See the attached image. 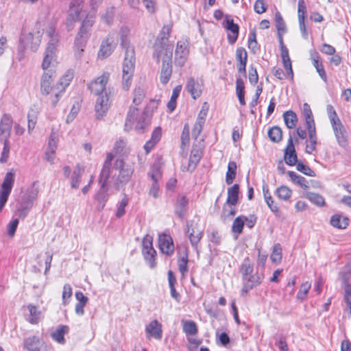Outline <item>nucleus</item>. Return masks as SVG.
<instances>
[{
    "label": "nucleus",
    "mask_w": 351,
    "mask_h": 351,
    "mask_svg": "<svg viewBox=\"0 0 351 351\" xmlns=\"http://www.w3.org/2000/svg\"><path fill=\"white\" fill-rule=\"evenodd\" d=\"M268 136L274 143H278L282 140V132L280 128L274 126L268 130Z\"/></svg>",
    "instance_id": "nucleus-50"
},
{
    "label": "nucleus",
    "mask_w": 351,
    "mask_h": 351,
    "mask_svg": "<svg viewBox=\"0 0 351 351\" xmlns=\"http://www.w3.org/2000/svg\"><path fill=\"white\" fill-rule=\"evenodd\" d=\"M58 143V134L52 132L49 138L47 149L45 154V160L53 165L56 160V153Z\"/></svg>",
    "instance_id": "nucleus-12"
},
{
    "label": "nucleus",
    "mask_w": 351,
    "mask_h": 351,
    "mask_svg": "<svg viewBox=\"0 0 351 351\" xmlns=\"http://www.w3.org/2000/svg\"><path fill=\"white\" fill-rule=\"evenodd\" d=\"M308 130V139L306 141L305 147L306 153L311 154L315 149L317 144L315 126L306 128Z\"/></svg>",
    "instance_id": "nucleus-29"
},
{
    "label": "nucleus",
    "mask_w": 351,
    "mask_h": 351,
    "mask_svg": "<svg viewBox=\"0 0 351 351\" xmlns=\"http://www.w3.org/2000/svg\"><path fill=\"white\" fill-rule=\"evenodd\" d=\"M73 71L72 70L66 71L64 74L60 78L56 86L58 88H63V92H64L66 88L70 84V82L73 80Z\"/></svg>",
    "instance_id": "nucleus-42"
},
{
    "label": "nucleus",
    "mask_w": 351,
    "mask_h": 351,
    "mask_svg": "<svg viewBox=\"0 0 351 351\" xmlns=\"http://www.w3.org/2000/svg\"><path fill=\"white\" fill-rule=\"evenodd\" d=\"M189 53V43L185 40L178 41L175 51L174 63L176 66H183L188 59Z\"/></svg>",
    "instance_id": "nucleus-10"
},
{
    "label": "nucleus",
    "mask_w": 351,
    "mask_h": 351,
    "mask_svg": "<svg viewBox=\"0 0 351 351\" xmlns=\"http://www.w3.org/2000/svg\"><path fill=\"white\" fill-rule=\"evenodd\" d=\"M86 40V38L76 37L73 47L74 56L76 59H81L82 57Z\"/></svg>",
    "instance_id": "nucleus-34"
},
{
    "label": "nucleus",
    "mask_w": 351,
    "mask_h": 351,
    "mask_svg": "<svg viewBox=\"0 0 351 351\" xmlns=\"http://www.w3.org/2000/svg\"><path fill=\"white\" fill-rule=\"evenodd\" d=\"M310 56L313 65L315 68L318 75L324 82H326L327 75L322 62L319 61V53L315 50H311Z\"/></svg>",
    "instance_id": "nucleus-25"
},
{
    "label": "nucleus",
    "mask_w": 351,
    "mask_h": 351,
    "mask_svg": "<svg viewBox=\"0 0 351 351\" xmlns=\"http://www.w3.org/2000/svg\"><path fill=\"white\" fill-rule=\"evenodd\" d=\"M36 199V194H29L23 197L17 210L21 218H25L33 206V202Z\"/></svg>",
    "instance_id": "nucleus-20"
},
{
    "label": "nucleus",
    "mask_w": 351,
    "mask_h": 351,
    "mask_svg": "<svg viewBox=\"0 0 351 351\" xmlns=\"http://www.w3.org/2000/svg\"><path fill=\"white\" fill-rule=\"evenodd\" d=\"M69 331V327L61 326L57 328L51 335L53 339L58 343H63L64 342V335Z\"/></svg>",
    "instance_id": "nucleus-44"
},
{
    "label": "nucleus",
    "mask_w": 351,
    "mask_h": 351,
    "mask_svg": "<svg viewBox=\"0 0 351 351\" xmlns=\"http://www.w3.org/2000/svg\"><path fill=\"white\" fill-rule=\"evenodd\" d=\"M145 335L147 339L154 338L160 340L162 337L161 324L157 320H152L145 326Z\"/></svg>",
    "instance_id": "nucleus-18"
},
{
    "label": "nucleus",
    "mask_w": 351,
    "mask_h": 351,
    "mask_svg": "<svg viewBox=\"0 0 351 351\" xmlns=\"http://www.w3.org/2000/svg\"><path fill=\"white\" fill-rule=\"evenodd\" d=\"M109 98L107 93H105L104 95H98L95 106V110L97 119H102L106 115L109 108Z\"/></svg>",
    "instance_id": "nucleus-16"
},
{
    "label": "nucleus",
    "mask_w": 351,
    "mask_h": 351,
    "mask_svg": "<svg viewBox=\"0 0 351 351\" xmlns=\"http://www.w3.org/2000/svg\"><path fill=\"white\" fill-rule=\"evenodd\" d=\"M158 247L162 254L171 256L174 252V244L171 237L165 233L159 234Z\"/></svg>",
    "instance_id": "nucleus-17"
},
{
    "label": "nucleus",
    "mask_w": 351,
    "mask_h": 351,
    "mask_svg": "<svg viewBox=\"0 0 351 351\" xmlns=\"http://www.w3.org/2000/svg\"><path fill=\"white\" fill-rule=\"evenodd\" d=\"M224 27L230 33L228 35V39L230 43L233 44L236 42L239 27L237 24L234 23L232 19H226L223 22Z\"/></svg>",
    "instance_id": "nucleus-27"
},
{
    "label": "nucleus",
    "mask_w": 351,
    "mask_h": 351,
    "mask_svg": "<svg viewBox=\"0 0 351 351\" xmlns=\"http://www.w3.org/2000/svg\"><path fill=\"white\" fill-rule=\"evenodd\" d=\"M178 269L182 277H184L185 274L188 271V257L184 256L178 258Z\"/></svg>",
    "instance_id": "nucleus-64"
},
{
    "label": "nucleus",
    "mask_w": 351,
    "mask_h": 351,
    "mask_svg": "<svg viewBox=\"0 0 351 351\" xmlns=\"http://www.w3.org/2000/svg\"><path fill=\"white\" fill-rule=\"evenodd\" d=\"M152 117V112L149 107L140 112L136 107L131 106L125 120V130L129 131L134 128L138 133H143L145 127L149 124Z\"/></svg>",
    "instance_id": "nucleus-2"
},
{
    "label": "nucleus",
    "mask_w": 351,
    "mask_h": 351,
    "mask_svg": "<svg viewBox=\"0 0 351 351\" xmlns=\"http://www.w3.org/2000/svg\"><path fill=\"white\" fill-rule=\"evenodd\" d=\"M303 114L305 119L306 128L315 126L311 108L306 103L303 105Z\"/></svg>",
    "instance_id": "nucleus-47"
},
{
    "label": "nucleus",
    "mask_w": 351,
    "mask_h": 351,
    "mask_svg": "<svg viewBox=\"0 0 351 351\" xmlns=\"http://www.w3.org/2000/svg\"><path fill=\"white\" fill-rule=\"evenodd\" d=\"M14 182V172L12 170L8 172L1 185L0 197L1 202L8 201V197L12 191Z\"/></svg>",
    "instance_id": "nucleus-15"
},
{
    "label": "nucleus",
    "mask_w": 351,
    "mask_h": 351,
    "mask_svg": "<svg viewBox=\"0 0 351 351\" xmlns=\"http://www.w3.org/2000/svg\"><path fill=\"white\" fill-rule=\"evenodd\" d=\"M12 125V119L11 115L5 114L1 117L0 121V139L7 142L10 137Z\"/></svg>",
    "instance_id": "nucleus-19"
},
{
    "label": "nucleus",
    "mask_w": 351,
    "mask_h": 351,
    "mask_svg": "<svg viewBox=\"0 0 351 351\" xmlns=\"http://www.w3.org/2000/svg\"><path fill=\"white\" fill-rule=\"evenodd\" d=\"M117 43L118 41L117 38L113 35L109 36L104 41L102 42L100 46L97 53L98 58L104 59L110 56L117 45Z\"/></svg>",
    "instance_id": "nucleus-14"
},
{
    "label": "nucleus",
    "mask_w": 351,
    "mask_h": 351,
    "mask_svg": "<svg viewBox=\"0 0 351 351\" xmlns=\"http://www.w3.org/2000/svg\"><path fill=\"white\" fill-rule=\"evenodd\" d=\"M172 74L171 63H162L160 80L163 84H167Z\"/></svg>",
    "instance_id": "nucleus-40"
},
{
    "label": "nucleus",
    "mask_w": 351,
    "mask_h": 351,
    "mask_svg": "<svg viewBox=\"0 0 351 351\" xmlns=\"http://www.w3.org/2000/svg\"><path fill=\"white\" fill-rule=\"evenodd\" d=\"M128 202L129 199L128 197L126 195H124V197L122 198L121 201L119 203L117 206L116 216L118 218L121 217L125 214V208L128 206Z\"/></svg>",
    "instance_id": "nucleus-62"
},
{
    "label": "nucleus",
    "mask_w": 351,
    "mask_h": 351,
    "mask_svg": "<svg viewBox=\"0 0 351 351\" xmlns=\"http://www.w3.org/2000/svg\"><path fill=\"white\" fill-rule=\"evenodd\" d=\"M237 164L234 161H230L228 165V171L226 176V182L228 184L233 182L236 176Z\"/></svg>",
    "instance_id": "nucleus-49"
},
{
    "label": "nucleus",
    "mask_w": 351,
    "mask_h": 351,
    "mask_svg": "<svg viewBox=\"0 0 351 351\" xmlns=\"http://www.w3.org/2000/svg\"><path fill=\"white\" fill-rule=\"evenodd\" d=\"M145 93L143 88L137 87L134 90L133 104L135 106H138L141 104L145 97Z\"/></svg>",
    "instance_id": "nucleus-58"
},
{
    "label": "nucleus",
    "mask_w": 351,
    "mask_h": 351,
    "mask_svg": "<svg viewBox=\"0 0 351 351\" xmlns=\"http://www.w3.org/2000/svg\"><path fill=\"white\" fill-rule=\"evenodd\" d=\"M337 144L341 147L348 145L346 130L340 119L330 122Z\"/></svg>",
    "instance_id": "nucleus-13"
},
{
    "label": "nucleus",
    "mask_w": 351,
    "mask_h": 351,
    "mask_svg": "<svg viewBox=\"0 0 351 351\" xmlns=\"http://www.w3.org/2000/svg\"><path fill=\"white\" fill-rule=\"evenodd\" d=\"M265 201L270 210L274 213L278 211V206L274 204L272 197L271 196L267 188L263 187V189Z\"/></svg>",
    "instance_id": "nucleus-51"
},
{
    "label": "nucleus",
    "mask_w": 351,
    "mask_h": 351,
    "mask_svg": "<svg viewBox=\"0 0 351 351\" xmlns=\"http://www.w3.org/2000/svg\"><path fill=\"white\" fill-rule=\"evenodd\" d=\"M284 159L285 162L289 166H293L297 162V155L293 143L292 136L290 135L287 146L285 150Z\"/></svg>",
    "instance_id": "nucleus-22"
},
{
    "label": "nucleus",
    "mask_w": 351,
    "mask_h": 351,
    "mask_svg": "<svg viewBox=\"0 0 351 351\" xmlns=\"http://www.w3.org/2000/svg\"><path fill=\"white\" fill-rule=\"evenodd\" d=\"M109 72H104L100 76L97 77L94 81L91 82L88 88L95 95H101L106 93V85L110 78Z\"/></svg>",
    "instance_id": "nucleus-9"
},
{
    "label": "nucleus",
    "mask_w": 351,
    "mask_h": 351,
    "mask_svg": "<svg viewBox=\"0 0 351 351\" xmlns=\"http://www.w3.org/2000/svg\"><path fill=\"white\" fill-rule=\"evenodd\" d=\"M311 284L309 282H303L300 288V290L297 294V298L300 300H304L308 293L309 289H311Z\"/></svg>",
    "instance_id": "nucleus-60"
},
{
    "label": "nucleus",
    "mask_w": 351,
    "mask_h": 351,
    "mask_svg": "<svg viewBox=\"0 0 351 351\" xmlns=\"http://www.w3.org/2000/svg\"><path fill=\"white\" fill-rule=\"evenodd\" d=\"M39 111L36 107L31 108L27 113V130L29 133L34 129Z\"/></svg>",
    "instance_id": "nucleus-36"
},
{
    "label": "nucleus",
    "mask_w": 351,
    "mask_h": 351,
    "mask_svg": "<svg viewBox=\"0 0 351 351\" xmlns=\"http://www.w3.org/2000/svg\"><path fill=\"white\" fill-rule=\"evenodd\" d=\"M142 246V253L147 264L152 269L155 267L156 252L153 247L152 237L147 234L143 239Z\"/></svg>",
    "instance_id": "nucleus-6"
},
{
    "label": "nucleus",
    "mask_w": 351,
    "mask_h": 351,
    "mask_svg": "<svg viewBox=\"0 0 351 351\" xmlns=\"http://www.w3.org/2000/svg\"><path fill=\"white\" fill-rule=\"evenodd\" d=\"M27 309L30 315L29 320V322L32 324H38L42 316L41 311L38 306L33 304H29L27 306Z\"/></svg>",
    "instance_id": "nucleus-41"
},
{
    "label": "nucleus",
    "mask_w": 351,
    "mask_h": 351,
    "mask_svg": "<svg viewBox=\"0 0 351 351\" xmlns=\"http://www.w3.org/2000/svg\"><path fill=\"white\" fill-rule=\"evenodd\" d=\"M188 202L189 200L185 196L181 195L177 199L175 206V213L181 219H182L186 214Z\"/></svg>",
    "instance_id": "nucleus-33"
},
{
    "label": "nucleus",
    "mask_w": 351,
    "mask_h": 351,
    "mask_svg": "<svg viewBox=\"0 0 351 351\" xmlns=\"http://www.w3.org/2000/svg\"><path fill=\"white\" fill-rule=\"evenodd\" d=\"M307 197L312 203L317 206H323L324 204V199L317 193H308Z\"/></svg>",
    "instance_id": "nucleus-63"
},
{
    "label": "nucleus",
    "mask_w": 351,
    "mask_h": 351,
    "mask_svg": "<svg viewBox=\"0 0 351 351\" xmlns=\"http://www.w3.org/2000/svg\"><path fill=\"white\" fill-rule=\"evenodd\" d=\"M284 121L287 127L289 129L293 128L298 121V117L296 114L290 110L287 111L283 114Z\"/></svg>",
    "instance_id": "nucleus-43"
},
{
    "label": "nucleus",
    "mask_w": 351,
    "mask_h": 351,
    "mask_svg": "<svg viewBox=\"0 0 351 351\" xmlns=\"http://www.w3.org/2000/svg\"><path fill=\"white\" fill-rule=\"evenodd\" d=\"M64 93L63 88H58L54 85L53 88L51 90V93L47 95L49 96L48 100L53 107H56L57 106Z\"/></svg>",
    "instance_id": "nucleus-35"
},
{
    "label": "nucleus",
    "mask_w": 351,
    "mask_h": 351,
    "mask_svg": "<svg viewBox=\"0 0 351 351\" xmlns=\"http://www.w3.org/2000/svg\"><path fill=\"white\" fill-rule=\"evenodd\" d=\"M73 294V289L70 285L65 284L63 287V291H62V304L64 306H66L69 302L70 298Z\"/></svg>",
    "instance_id": "nucleus-57"
},
{
    "label": "nucleus",
    "mask_w": 351,
    "mask_h": 351,
    "mask_svg": "<svg viewBox=\"0 0 351 351\" xmlns=\"http://www.w3.org/2000/svg\"><path fill=\"white\" fill-rule=\"evenodd\" d=\"M113 154L108 153L104 164L100 173L99 182L101 187L95 197L97 201V208L101 210L105 207L108 199V191L113 186L117 191L119 184L128 182L133 171L121 159H116L112 163Z\"/></svg>",
    "instance_id": "nucleus-1"
},
{
    "label": "nucleus",
    "mask_w": 351,
    "mask_h": 351,
    "mask_svg": "<svg viewBox=\"0 0 351 351\" xmlns=\"http://www.w3.org/2000/svg\"><path fill=\"white\" fill-rule=\"evenodd\" d=\"M53 74V73L51 69L44 72L40 81V92L42 95H49L51 89L53 88L54 86H52Z\"/></svg>",
    "instance_id": "nucleus-21"
},
{
    "label": "nucleus",
    "mask_w": 351,
    "mask_h": 351,
    "mask_svg": "<svg viewBox=\"0 0 351 351\" xmlns=\"http://www.w3.org/2000/svg\"><path fill=\"white\" fill-rule=\"evenodd\" d=\"M288 174L291 180V181L295 184L298 185L302 189H306L308 187V182L306 180L301 176L300 175L297 174L294 171H288Z\"/></svg>",
    "instance_id": "nucleus-45"
},
{
    "label": "nucleus",
    "mask_w": 351,
    "mask_h": 351,
    "mask_svg": "<svg viewBox=\"0 0 351 351\" xmlns=\"http://www.w3.org/2000/svg\"><path fill=\"white\" fill-rule=\"evenodd\" d=\"M245 220H247L245 216L241 215L237 217L232 223V231L237 234H241L243 231Z\"/></svg>",
    "instance_id": "nucleus-46"
},
{
    "label": "nucleus",
    "mask_w": 351,
    "mask_h": 351,
    "mask_svg": "<svg viewBox=\"0 0 351 351\" xmlns=\"http://www.w3.org/2000/svg\"><path fill=\"white\" fill-rule=\"evenodd\" d=\"M84 172V169L80 165H77L70 177V184L72 189H78L80 184L81 178Z\"/></svg>",
    "instance_id": "nucleus-30"
},
{
    "label": "nucleus",
    "mask_w": 351,
    "mask_h": 351,
    "mask_svg": "<svg viewBox=\"0 0 351 351\" xmlns=\"http://www.w3.org/2000/svg\"><path fill=\"white\" fill-rule=\"evenodd\" d=\"M84 0H71L66 25L69 29L72 28L73 23L80 19V15H84L82 8Z\"/></svg>",
    "instance_id": "nucleus-7"
},
{
    "label": "nucleus",
    "mask_w": 351,
    "mask_h": 351,
    "mask_svg": "<svg viewBox=\"0 0 351 351\" xmlns=\"http://www.w3.org/2000/svg\"><path fill=\"white\" fill-rule=\"evenodd\" d=\"M280 49H281V57L282 63L285 69L287 70V75L293 78V72L291 66V62L289 56V51L287 48L284 45L282 39H280Z\"/></svg>",
    "instance_id": "nucleus-28"
},
{
    "label": "nucleus",
    "mask_w": 351,
    "mask_h": 351,
    "mask_svg": "<svg viewBox=\"0 0 351 351\" xmlns=\"http://www.w3.org/2000/svg\"><path fill=\"white\" fill-rule=\"evenodd\" d=\"M41 42V33L39 31L23 34L21 38V45L24 49L36 51Z\"/></svg>",
    "instance_id": "nucleus-8"
},
{
    "label": "nucleus",
    "mask_w": 351,
    "mask_h": 351,
    "mask_svg": "<svg viewBox=\"0 0 351 351\" xmlns=\"http://www.w3.org/2000/svg\"><path fill=\"white\" fill-rule=\"evenodd\" d=\"M162 136L160 128H156L152 134V137L144 145L146 154H148L154 146L159 142Z\"/></svg>",
    "instance_id": "nucleus-31"
},
{
    "label": "nucleus",
    "mask_w": 351,
    "mask_h": 351,
    "mask_svg": "<svg viewBox=\"0 0 351 351\" xmlns=\"http://www.w3.org/2000/svg\"><path fill=\"white\" fill-rule=\"evenodd\" d=\"M239 186L237 184H234L228 189L226 204L228 206H234L237 204L239 197Z\"/></svg>",
    "instance_id": "nucleus-37"
},
{
    "label": "nucleus",
    "mask_w": 351,
    "mask_h": 351,
    "mask_svg": "<svg viewBox=\"0 0 351 351\" xmlns=\"http://www.w3.org/2000/svg\"><path fill=\"white\" fill-rule=\"evenodd\" d=\"M254 270V265L252 264L248 258H246L241 267V271L243 275V278L247 277V276L252 274Z\"/></svg>",
    "instance_id": "nucleus-61"
},
{
    "label": "nucleus",
    "mask_w": 351,
    "mask_h": 351,
    "mask_svg": "<svg viewBox=\"0 0 351 351\" xmlns=\"http://www.w3.org/2000/svg\"><path fill=\"white\" fill-rule=\"evenodd\" d=\"M186 88L192 97L195 99L199 97L202 94L203 83L202 81L195 80L194 78H189L187 81Z\"/></svg>",
    "instance_id": "nucleus-24"
},
{
    "label": "nucleus",
    "mask_w": 351,
    "mask_h": 351,
    "mask_svg": "<svg viewBox=\"0 0 351 351\" xmlns=\"http://www.w3.org/2000/svg\"><path fill=\"white\" fill-rule=\"evenodd\" d=\"M45 35L48 39L47 48L43 58L42 67L45 71L49 69L54 59L60 43V36L56 27V22L50 21L45 28Z\"/></svg>",
    "instance_id": "nucleus-3"
},
{
    "label": "nucleus",
    "mask_w": 351,
    "mask_h": 351,
    "mask_svg": "<svg viewBox=\"0 0 351 351\" xmlns=\"http://www.w3.org/2000/svg\"><path fill=\"white\" fill-rule=\"evenodd\" d=\"M24 348L28 351H47L38 337L32 336L25 339Z\"/></svg>",
    "instance_id": "nucleus-26"
},
{
    "label": "nucleus",
    "mask_w": 351,
    "mask_h": 351,
    "mask_svg": "<svg viewBox=\"0 0 351 351\" xmlns=\"http://www.w3.org/2000/svg\"><path fill=\"white\" fill-rule=\"evenodd\" d=\"M171 23L165 24L156 40H160V42L169 43V36L171 34Z\"/></svg>",
    "instance_id": "nucleus-48"
},
{
    "label": "nucleus",
    "mask_w": 351,
    "mask_h": 351,
    "mask_svg": "<svg viewBox=\"0 0 351 351\" xmlns=\"http://www.w3.org/2000/svg\"><path fill=\"white\" fill-rule=\"evenodd\" d=\"M162 167L160 162H155L147 173V176L152 181L159 182L162 178Z\"/></svg>",
    "instance_id": "nucleus-39"
},
{
    "label": "nucleus",
    "mask_w": 351,
    "mask_h": 351,
    "mask_svg": "<svg viewBox=\"0 0 351 351\" xmlns=\"http://www.w3.org/2000/svg\"><path fill=\"white\" fill-rule=\"evenodd\" d=\"M94 23V16L91 14H87L82 21V25L77 36L88 38L87 32L90 29Z\"/></svg>",
    "instance_id": "nucleus-32"
},
{
    "label": "nucleus",
    "mask_w": 351,
    "mask_h": 351,
    "mask_svg": "<svg viewBox=\"0 0 351 351\" xmlns=\"http://www.w3.org/2000/svg\"><path fill=\"white\" fill-rule=\"evenodd\" d=\"M130 34V29L127 27H122L120 29V38H121V45L125 48V50L127 49V47H131L129 45V40H128V36Z\"/></svg>",
    "instance_id": "nucleus-56"
},
{
    "label": "nucleus",
    "mask_w": 351,
    "mask_h": 351,
    "mask_svg": "<svg viewBox=\"0 0 351 351\" xmlns=\"http://www.w3.org/2000/svg\"><path fill=\"white\" fill-rule=\"evenodd\" d=\"M330 223L335 228L344 229L348 225V218L339 214H335L331 217Z\"/></svg>",
    "instance_id": "nucleus-38"
},
{
    "label": "nucleus",
    "mask_w": 351,
    "mask_h": 351,
    "mask_svg": "<svg viewBox=\"0 0 351 351\" xmlns=\"http://www.w3.org/2000/svg\"><path fill=\"white\" fill-rule=\"evenodd\" d=\"M173 46L169 43L160 42V40H156L154 45L153 58L159 62L161 60L162 63L172 62Z\"/></svg>",
    "instance_id": "nucleus-5"
},
{
    "label": "nucleus",
    "mask_w": 351,
    "mask_h": 351,
    "mask_svg": "<svg viewBox=\"0 0 351 351\" xmlns=\"http://www.w3.org/2000/svg\"><path fill=\"white\" fill-rule=\"evenodd\" d=\"M187 233L191 244L193 247H196L202 237V227L197 221L192 220L187 223Z\"/></svg>",
    "instance_id": "nucleus-11"
},
{
    "label": "nucleus",
    "mask_w": 351,
    "mask_h": 351,
    "mask_svg": "<svg viewBox=\"0 0 351 351\" xmlns=\"http://www.w3.org/2000/svg\"><path fill=\"white\" fill-rule=\"evenodd\" d=\"M307 15L304 0H299L298 3V18L299 22H305Z\"/></svg>",
    "instance_id": "nucleus-52"
},
{
    "label": "nucleus",
    "mask_w": 351,
    "mask_h": 351,
    "mask_svg": "<svg viewBox=\"0 0 351 351\" xmlns=\"http://www.w3.org/2000/svg\"><path fill=\"white\" fill-rule=\"evenodd\" d=\"M292 194L291 190L285 186H281L276 189V195L282 200L289 199Z\"/></svg>",
    "instance_id": "nucleus-54"
},
{
    "label": "nucleus",
    "mask_w": 351,
    "mask_h": 351,
    "mask_svg": "<svg viewBox=\"0 0 351 351\" xmlns=\"http://www.w3.org/2000/svg\"><path fill=\"white\" fill-rule=\"evenodd\" d=\"M270 258L271 261L276 264H278L281 261L282 248L280 244L277 243L274 246Z\"/></svg>",
    "instance_id": "nucleus-55"
},
{
    "label": "nucleus",
    "mask_w": 351,
    "mask_h": 351,
    "mask_svg": "<svg viewBox=\"0 0 351 351\" xmlns=\"http://www.w3.org/2000/svg\"><path fill=\"white\" fill-rule=\"evenodd\" d=\"M135 67V54L133 47H127L122 69L123 88L128 90L131 86Z\"/></svg>",
    "instance_id": "nucleus-4"
},
{
    "label": "nucleus",
    "mask_w": 351,
    "mask_h": 351,
    "mask_svg": "<svg viewBox=\"0 0 351 351\" xmlns=\"http://www.w3.org/2000/svg\"><path fill=\"white\" fill-rule=\"evenodd\" d=\"M344 301L350 316H351V285L346 284L344 286Z\"/></svg>",
    "instance_id": "nucleus-59"
},
{
    "label": "nucleus",
    "mask_w": 351,
    "mask_h": 351,
    "mask_svg": "<svg viewBox=\"0 0 351 351\" xmlns=\"http://www.w3.org/2000/svg\"><path fill=\"white\" fill-rule=\"evenodd\" d=\"M202 157V151L200 149H196L193 147L191 150L190 158L187 165H182V170L184 171H193L195 170L197 164Z\"/></svg>",
    "instance_id": "nucleus-23"
},
{
    "label": "nucleus",
    "mask_w": 351,
    "mask_h": 351,
    "mask_svg": "<svg viewBox=\"0 0 351 351\" xmlns=\"http://www.w3.org/2000/svg\"><path fill=\"white\" fill-rule=\"evenodd\" d=\"M263 279V274H250L247 276V277H245L243 278V281L249 283L250 285H253V287H256L258 285H260L262 282V280Z\"/></svg>",
    "instance_id": "nucleus-53"
}]
</instances>
